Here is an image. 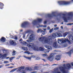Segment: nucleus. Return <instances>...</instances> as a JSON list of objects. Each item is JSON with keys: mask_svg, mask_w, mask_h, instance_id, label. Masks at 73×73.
<instances>
[{"mask_svg": "<svg viewBox=\"0 0 73 73\" xmlns=\"http://www.w3.org/2000/svg\"><path fill=\"white\" fill-rule=\"evenodd\" d=\"M48 38L44 36L43 37H41L39 38V40L40 41H43L42 42L43 44H49V41L48 40Z\"/></svg>", "mask_w": 73, "mask_h": 73, "instance_id": "f257e3e1", "label": "nucleus"}, {"mask_svg": "<svg viewBox=\"0 0 73 73\" xmlns=\"http://www.w3.org/2000/svg\"><path fill=\"white\" fill-rule=\"evenodd\" d=\"M59 5H68L70 3H73V0H71V1L68 2L65 1H58V2Z\"/></svg>", "mask_w": 73, "mask_h": 73, "instance_id": "f03ea898", "label": "nucleus"}, {"mask_svg": "<svg viewBox=\"0 0 73 73\" xmlns=\"http://www.w3.org/2000/svg\"><path fill=\"white\" fill-rule=\"evenodd\" d=\"M68 42V43H70V41L68 39H58V42L59 44H61L62 42Z\"/></svg>", "mask_w": 73, "mask_h": 73, "instance_id": "7ed1b4c3", "label": "nucleus"}, {"mask_svg": "<svg viewBox=\"0 0 73 73\" xmlns=\"http://www.w3.org/2000/svg\"><path fill=\"white\" fill-rule=\"evenodd\" d=\"M35 35L33 34H32L29 38V40H27V42H32V41H34L35 40Z\"/></svg>", "mask_w": 73, "mask_h": 73, "instance_id": "20e7f679", "label": "nucleus"}, {"mask_svg": "<svg viewBox=\"0 0 73 73\" xmlns=\"http://www.w3.org/2000/svg\"><path fill=\"white\" fill-rule=\"evenodd\" d=\"M57 36V35L56 34L54 33L52 34V35L50 36H49L48 38H47L48 39V40L49 41V44H50V43H51V42H50V40H51V38H55Z\"/></svg>", "mask_w": 73, "mask_h": 73, "instance_id": "39448f33", "label": "nucleus"}, {"mask_svg": "<svg viewBox=\"0 0 73 73\" xmlns=\"http://www.w3.org/2000/svg\"><path fill=\"white\" fill-rule=\"evenodd\" d=\"M27 24H28V23L27 22L22 23L21 24V27H22V28H25L26 26H27Z\"/></svg>", "mask_w": 73, "mask_h": 73, "instance_id": "423d86ee", "label": "nucleus"}, {"mask_svg": "<svg viewBox=\"0 0 73 73\" xmlns=\"http://www.w3.org/2000/svg\"><path fill=\"white\" fill-rule=\"evenodd\" d=\"M10 44H11V45H13V44L16 45V43L15 42V40H12L10 41Z\"/></svg>", "mask_w": 73, "mask_h": 73, "instance_id": "0eeeda50", "label": "nucleus"}, {"mask_svg": "<svg viewBox=\"0 0 73 73\" xmlns=\"http://www.w3.org/2000/svg\"><path fill=\"white\" fill-rule=\"evenodd\" d=\"M19 41L21 43H22V44H27V42L25 41H23L22 39L20 40Z\"/></svg>", "mask_w": 73, "mask_h": 73, "instance_id": "6e6552de", "label": "nucleus"}, {"mask_svg": "<svg viewBox=\"0 0 73 73\" xmlns=\"http://www.w3.org/2000/svg\"><path fill=\"white\" fill-rule=\"evenodd\" d=\"M0 40L1 42H5V38L3 37H2Z\"/></svg>", "mask_w": 73, "mask_h": 73, "instance_id": "1a4fd4ad", "label": "nucleus"}, {"mask_svg": "<svg viewBox=\"0 0 73 73\" xmlns=\"http://www.w3.org/2000/svg\"><path fill=\"white\" fill-rule=\"evenodd\" d=\"M57 36L58 37H62V35L60 33H57Z\"/></svg>", "mask_w": 73, "mask_h": 73, "instance_id": "9d476101", "label": "nucleus"}, {"mask_svg": "<svg viewBox=\"0 0 73 73\" xmlns=\"http://www.w3.org/2000/svg\"><path fill=\"white\" fill-rule=\"evenodd\" d=\"M32 24L33 25H35L36 24V21L34 20L32 22Z\"/></svg>", "mask_w": 73, "mask_h": 73, "instance_id": "9b49d317", "label": "nucleus"}, {"mask_svg": "<svg viewBox=\"0 0 73 73\" xmlns=\"http://www.w3.org/2000/svg\"><path fill=\"white\" fill-rule=\"evenodd\" d=\"M42 31V30L41 29H38V30L37 31V33H39V32H41V33Z\"/></svg>", "mask_w": 73, "mask_h": 73, "instance_id": "f8f14e48", "label": "nucleus"}, {"mask_svg": "<svg viewBox=\"0 0 73 73\" xmlns=\"http://www.w3.org/2000/svg\"><path fill=\"white\" fill-rule=\"evenodd\" d=\"M54 46H58V44L57 43V41H55L54 43Z\"/></svg>", "mask_w": 73, "mask_h": 73, "instance_id": "ddd939ff", "label": "nucleus"}, {"mask_svg": "<svg viewBox=\"0 0 73 73\" xmlns=\"http://www.w3.org/2000/svg\"><path fill=\"white\" fill-rule=\"evenodd\" d=\"M35 44L34 43H30L29 44V46H34Z\"/></svg>", "mask_w": 73, "mask_h": 73, "instance_id": "4468645a", "label": "nucleus"}, {"mask_svg": "<svg viewBox=\"0 0 73 73\" xmlns=\"http://www.w3.org/2000/svg\"><path fill=\"white\" fill-rule=\"evenodd\" d=\"M53 29H50L49 31L50 33H52V32H53Z\"/></svg>", "mask_w": 73, "mask_h": 73, "instance_id": "2eb2a0df", "label": "nucleus"}, {"mask_svg": "<svg viewBox=\"0 0 73 73\" xmlns=\"http://www.w3.org/2000/svg\"><path fill=\"white\" fill-rule=\"evenodd\" d=\"M41 33L43 35L45 34V31H43V30H42V31L41 32Z\"/></svg>", "mask_w": 73, "mask_h": 73, "instance_id": "dca6fc26", "label": "nucleus"}, {"mask_svg": "<svg viewBox=\"0 0 73 73\" xmlns=\"http://www.w3.org/2000/svg\"><path fill=\"white\" fill-rule=\"evenodd\" d=\"M37 20H38V21H39V22H41V21H42V19H40L39 18H38L37 19Z\"/></svg>", "mask_w": 73, "mask_h": 73, "instance_id": "f3484780", "label": "nucleus"}, {"mask_svg": "<svg viewBox=\"0 0 73 73\" xmlns=\"http://www.w3.org/2000/svg\"><path fill=\"white\" fill-rule=\"evenodd\" d=\"M67 33H64L63 34V36H64V37H66V36H67Z\"/></svg>", "mask_w": 73, "mask_h": 73, "instance_id": "a211bd4d", "label": "nucleus"}, {"mask_svg": "<svg viewBox=\"0 0 73 73\" xmlns=\"http://www.w3.org/2000/svg\"><path fill=\"white\" fill-rule=\"evenodd\" d=\"M72 12H70V13H68V16H70L72 14Z\"/></svg>", "mask_w": 73, "mask_h": 73, "instance_id": "6ab92c4d", "label": "nucleus"}, {"mask_svg": "<svg viewBox=\"0 0 73 73\" xmlns=\"http://www.w3.org/2000/svg\"><path fill=\"white\" fill-rule=\"evenodd\" d=\"M59 29L58 27H56L54 29V30L55 31H56V30H58Z\"/></svg>", "mask_w": 73, "mask_h": 73, "instance_id": "aec40b11", "label": "nucleus"}, {"mask_svg": "<svg viewBox=\"0 0 73 73\" xmlns=\"http://www.w3.org/2000/svg\"><path fill=\"white\" fill-rule=\"evenodd\" d=\"M63 19H64V20H66V18L65 16H64V17H63Z\"/></svg>", "mask_w": 73, "mask_h": 73, "instance_id": "412c9836", "label": "nucleus"}, {"mask_svg": "<svg viewBox=\"0 0 73 73\" xmlns=\"http://www.w3.org/2000/svg\"><path fill=\"white\" fill-rule=\"evenodd\" d=\"M50 29V27H47V29L48 30H49Z\"/></svg>", "mask_w": 73, "mask_h": 73, "instance_id": "4be33fe9", "label": "nucleus"}, {"mask_svg": "<svg viewBox=\"0 0 73 73\" xmlns=\"http://www.w3.org/2000/svg\"><path fill=\"white\" fill-rule=\"evenodd\" d=\"M15 39L16 40H17V36H15Z\"/></svg>", "mask_w": 73, "mask_h": 73, "instance_id": "5701e85b", "label": "nucleus"}, {"mask_svg": "<svg viewBox=\"0 0 73 73\" xmlns=\"http://www.w3.org/2000/svg\"><path fill=\"white\" fill-rule=\"evenodd\" d=\"M29 32H30V30H27L26 31V33H29Z\"/></svg>", "mask_w": 73, "mask_h": 73, "instance_id": "b1692460", "label": "nucleus"}, {"mask_svg": "<svg viewBox=\"0 0 73 73\" xmlns=\"http://www.w3.org/2000/svg\"><path fill=\"white\" fill-rule=\"evenodd\" d=\"M43 27L44 28H46L47 27L46 25H45L44 26H43Z\"/></svg>", "mask_w": 73, "mask_h": 73, "instance_id": "393cba45", "label": "nucleus"}, {"mask_svg": "<svg viewBox=\"0 0 73 73\" xmlns=\"http://www.w3.org/2000/svg\"><path fill=\"white\" fill-rule=\"evenodd\" d=\"M44 24H46V21H44Z\"/></svg>", "mask_w": 73, "mask_h": 73, "instance_id": "a878e982", "label": "nucleus"}, {"mask_svg": "<svg viewBox=\"0 0 73 73\" xmlns=\"http://www.w3.org/2000/svg\"><path fill=\"white\" fill-rule=\"evenodd\" d=\"M0 5H1L2 6H3V4L2 3H0Z\"/></svg>", "mask_w": 73, "mask_h": 73, "instance_id": "bb28decb", "label": "nucleus"}, {"mask_svg": "<svg viewBox=\"0 0 73 73\" xmlns=\"http://www.w3.org/2000/svg\"><path fill=\"white\" fill-rule=\"evenodd\" d=\"M54 26L55 27H57V25H54Z\"/></svg>", "mask_w": 73, "mask_h": 73, "instance_id": "cd10ccee", "label": "nucleus"}, {"mask_svg": "<svg viewBox=\"0 0 73 73\" xmlns=\"http://www.w3.org/2000/svg\"><path fill=\"white\" fill-rule=\"evenodd\" d=\"M43 30H44V31H46V29H43Z\"/></svg>", "mask_w": 73, "mask_h": 73, "instance_id": "c85d7f7f", "label": "nucleus"}, {"mask_svg": "<svg viewBox=\"0 0 73 73\" xmlns=\"http://www.w3.org/2000/svg\"><path fill=\"white\" fill-rule=\"evenodd\" d=\"M25 35H23V38H25Z\"/></svg>", "mask_w": 73, "mask_h": 73, "instance_id": "c756f323", "label": "nucleus"}, {"mask_svg": "<svg viewBox=\"0 0 73 73\" xmlns=\"http://www.w3.org/2000/svg\"><path fill=\"white\" fill-rule=\"evenodd\" d=\"M68 25H71V24L70 23H69L68 24Z\"/></svg>", "mask_w": 73, "mask_h": 73, "instance_id": "7c9ffc66", "label": "nucleus"}, {"mask_svg": "<svg viewBox=\"0 0 73 73\" xmlns=\"http://www.w3.org/2000/svg\"><path fill=\"white\" fill-rule=\"evenodd\" d=\"M48 16H51V15L50 14H48Z\"/></svg>", "mask_w": 73, "mask_h": 73, "instance_id": "2f4dec72", "label": "nucleus"}, {"mask_svg": "<svg viewBox=\"0 0 73 73\" xmlns=\"http://www.w3.org/2000/svg\"><path fill=\"white\" fill-rule=\"evenodd\" d=\"M61 29H63V27H62V26H61Z\"/></svg>", "mask_w": 73, "mask_h": 73, "instance_id": "473e14b6", "label": "nucleus"}, {"mask_svg": "<svg viewBox=\"0 0 73 73\" xmlns=\"http://www.w3.org/2000/svg\"><path fill=\"white\" fill-rule=\"evenodd\" d=\"M37 28H39V27H37Z\"/></svg>", "mask_w": 73, "mask_h": 73, "instance_id": "72a5a7b5", "label": "nucleus"}, {"mask_svg": "<svg viewBox=\"0 0 73 73\" xmlns=\"http://www.w3.org/2000/svg\"><path fill=\"white\" fill-rule=\"evenodd\" d=\"M61 24H63V23H61Z\"/></svg>", "mask_w": 73, "mask_h": 73, "instance_id": "f704fd0d", "label": "nucleus"}, {"mask_svg": "<svg viewBox=\"0 0 73 73\" xmlns=\"http://www.w3.org/2000/svg\"><path fill=\"white\" fill-rule=\"evenodd\" d=\"M28 35H27V37H28Z\"/></svg>", "mask_w": 73, "mask_h": 73, "instance_id": "c9c22d12", "label": "nucleus"}, {"mask_svg": "<svg viewBox=\"0 0 73 73\" xmlns=\"http://www.w3.org/2000/svg\"><path fill=\"white\" fill-rule=\"evenodd\" d=\"M41 36H42V35H41Z\"/></svg>", "mask_w": 73, "mask_h": 73, "instance_id": "e433bc0d", "label": "nucleus"}]
</instances>
